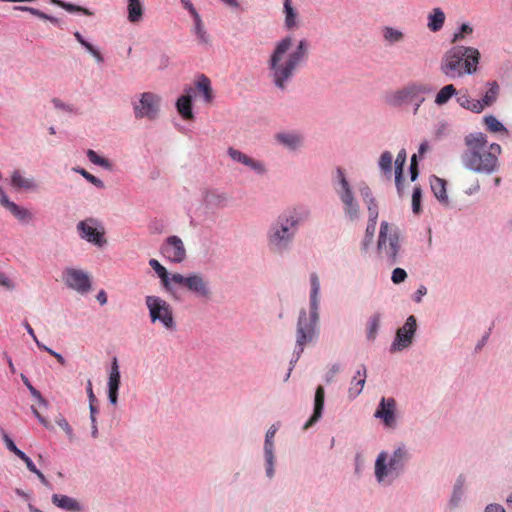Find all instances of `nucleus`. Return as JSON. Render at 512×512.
<instances>
[{"mask_svg": "<svg viewBox=\"0 0 512 512\" xmlns=\"http://www.w3.org/2000/svg\"><path fill=\"white\" fill-rule=\"evenodd\" d=\"M52 103L56 109H59V110L65 111V112L73 111V107L71 105L64 103L60 99H53Z\"/></svg>", "mask_w": 512, "mask_h": 512, "instance_id": "nucleus-62", "label": "nucleus"}, {"mask_svg": "<svg viewBox=\"0 0 512 512\" xmlns=\"http://www.w3.org/2000/svg\"><path fill=\"white\" fill-rule=\"evenodd\" d=\"M427 294V288L423 285L419 286L418 289L413 294V300L416 303H420L422 301V298Z\"/></svg>", "mask_w": 512, "mask_h": 512, "instance_id": "nucleus-63", "label": "nucleus"}, {"mask_svg": "<svg viewBox=\"0 0 512 512\" xmlns=\"http://www.w3.org/2000/svg\"><path fill=\"white\" fill-rule=\"evenodd\" d=\"M374 418L385 430H396L400 423L397 401L393 397H382L375 409Z\"/></svg>", "mask_w": 512, "mask_h": 512, "instance_id": "nucleus-14", "label": "nucleus"}, {"mask_svg": "<svg viewBox=\"0 0 512 512\" xmlns=\"http://www.w3.org/2000/svg\"><path fill=\"white\" fill-rule=\"evenodd\" d=\"M446 181L437 176L430 177V187L436 199L444 206H449V197L446 190Z\"/></svg>", "mask_w": 512, "mask_h": 512, "instance_id": "nucleus-33", "label": "nucleus"}, {"mask_svg": "<svg viewBox=\"0 0 512 512\" xmlns=\"http://www.w3.org/2000/svg\"><path fill=\"white\" fill-rule=\"evenodd\" d=\"M457 95V90L453 84H447L443 86L436 94L434 103L437 106H443L447 104L452 97Z\"/></svg>", "mask_w": 512, "mask_h": 512, "instance_id": "nucleus-40", "label": "nucleus"}, {"mask_svg": "<svg viewBox=\"0 0 512 512\" xmlns=\"http://www.w3.org/2000/svg\"><path fill=\"white\" fill-rule=\"evenodd\" d=\"M499 92V85L496 82L489 84V89L485 92L481 100H477L482 106V111L485 107L491 106L497 99Z\"/></svg>", "mask_w": 512, "mask_h": 512, "instance_id": "nucleus-44", "label": "nucleus"}, {"mask_svg": "<svg viewBox=\"0 0 512 512\" xmlns=\"http://www.w3.org/2000/svg\"><path fill=\"white\" fill-rule=\"evenodd\" d=\"M86 156L92 164L99 166L109 172L114 170V163L110 159L98 154L96 151L88 149Z\"/></svg>", "mask_w": 512, "mask_h": 512, "instance_id": "nucleus-39", "label": "nucleus"}, {"mask_svg": "<svg viewBox=\"0 0 512 512\" xmlns=\"http://www.w3.org/2000/svg\"><path fill=\"white\" fill-rule=\"evenodd\" d=\"M403 239L397 225L381 221L376 242L377 256L380 261L393 266L402 256Z\"/></svg>", "mask_w": 512, "mask_h": 512, "instance_id": "nucleus-5", "label": "nucleus"}, {"mask_svg": "<svg viewBox=\"0 0 512 512\" xmlns=\"http://www.w3.org/2000/svg\"><path fill=\"white\" fill-rule=\"evenodd\" d=\"M465 488L466 477L464 475H459L455 480L451 496L447 502V508L450 511H454L461 506L465 497Z\"/></svg>", "mask_w": 512, "mask_h": 512, "instance_id": "nucleus-28", "label": "nucleus"}, {"mask_svg": "<svg viewBox=\"0 0 512 512\" xmlns=\"http://www.w3.org/2000/svg\"><path fill=\"white\" fill-rule=\"evenodd\" d=\"M51 502L54 506L66 512L83 511V505L76 498L68 495L55 493L51 496Z\"/></svg>", "mask_w": 512, "mask_h": 512, "instance_id": "nucleus-29", "label": "nucleus"}, {"mask_svg": "<svg viewBox=\"0 0 512 512\" xmlns=\"http://www.w3.org/2000/svg\"><path fill=\"white\" fill-rule=\"evenodd\" d=\"M484 123L487 127V129L490 132L498 133V132H504L507 133V129L505 126L493 115H488L484 117Z\"/></svg>", "mask_w": 512, "mask_h": 512, "instance_id": "nucleus-51", "label": "nucleus"}, {"mask_svg": "<svg viewBox=\"0 0 512 512\" xmlns=\"http://www.w3.org/2000/svg\"><path fill=\"white\" fill-rule=\"evenodd\" d=\"M227 155L234 163L244 166L248 171L258 177H264L268 174L269 170L267 164L259 158L253 157L234 147L227 149Z\"/></svg>", "mask_w": 512, "mask_h": 512, "instance_id": "nucleus-18", "label": "nucleus"}, {"mask_svg": "<svg viewBox=\"0 0 512 512\" xmlns=\"http://www.w3.org/2000/svg\"><path fill=\"white\" fill-rule=\"evenodd\" d=\"M310 44L287 35L275 42L266 60L267 76L273 86L285 92L299 69L306 63Z\"/></svg>", "mask_w": 512, "mask_h": 512, "instance_id": "nucleus-1", "label": "nucleus"}, {"mask_svg": "<svg viewBox=\"0 0 512 512\" xmlns=\"http://www.w3.org/2000/svg\"><path fill=\"white\" fill-rule=\"evenodd\" d=\"M184 92L185 93L183 95L177 98L175 107L182 119L193 120L194 113L192 109V97L194 89L192 87H187Z\"/></svg>", "mask_w": 512, "mask_h": 512, "instance_id": "nucleus-27", "label": "nucleus"}, {"mask_svg": "<svg viewBox=\"0 0 512 512\" xmlns=\"http://www.w3.org/2000/svg\"><path fill=\"white\" fill-rule=\"evenodd\" d=\"M464 54V68L466 75H472L477 72V66L480 60V52L477 48L471 46H462Z\"/></svg>", "mask_w": 512, "mask_h": 512, "instance_id": "nucleus-31", "label": "nucleus"}, {"mask_svg": "<svg viewBox=\"0 0 512 512\" xmlns=\"http://www.w3.org/2000/svg\"><path fill=\"white\" fill-rule=\"evenodd\" d=\"M283 27L287 31H296L303 26L298 5L293 0H282Z\"/></svg>", "mask_w": 512, "mask_h": 512, "instance_id": "nucleus-21", "label": "nucleus"}, {"mask_svg": "<svg viewBox=\"0 0 512 512\" xmlns=\"http://www.w3.org/2000/svg\"><path fill=\"white\" fill-rule=\"evenodd\" d=\"M79 238L97 248L107 245L106 230L102 221L95 217H88L76 224Z\"/></svg>", "mask_w": 512, "mask_h": 512, "instance_id": "nucleus-11", "label": "nucleus"}, {"mask_svg": "<svg viewBox=\"0 0 512 512\" xmlns=\"http://www.w3.org/2000/svg\"><path fill=\"white\" fill-rule=\"evenodd\" d=\"M462 46H455L446 51L440 62V71L449 79L466 75Z\"/></svg>", "mask_w": 512, "mask_h": 512, "instance_id": "nucleus-15", "label": "nucleus"}, {"mask_svg": "<svg viewBox=\"0 0 512 512\" xmlns=\"http://www.w3.org/2000/svg\"><path fill=\"white\" fill-rule=\"evenodd\" d=\"M74 37L77 40V42L96 60V62H103V57L99 50L91 43L86 41L80 32L76 31L74 33Z\"/></svg>", "mask_w": 512, "mask_h": 512, "instance_id": "nucleus-45", "label": "nucleus"}, {"mask_svg": "<svg viewBox=\"0 0 512 512\" xmlns=\"http://www.w3.org/2000/svg\"><path fill=\"white\" fill-rule=\"evenodd\" d=\"M456 102L464 109L470 110L474 113L482 112V106L477 100H473L468 95L467 91H457Z\"/></svg>", "mask_w": 512, "mask_h": 512, "instance_id": "nucleus-38", "label": "nucleus"}, {"mask_svg": "<svg viewBox=\"0 0 512 512\" xmlns=\"http://www.w3.org/2000/svg\"><path fill=\"white\" fill-rule=\"evenodd\" d=\"M430 92V88L420 82H410L396 90L386 93L384 101L392 107H400L404 104L419 101L423 103L424 95Z\"/></svg>", "mask_w": 512, "mask_h": 512, "instance_id": "nucleus-10", "label": "nucleus"}, {"mask_svg": "<svg viewBox=\"0 0 512 512\" xmlns=\"http://www.w3.org/2000/svg\"><path fill=\"white\" fill-rule=\"evenodd\" d=\"M3 441L7 449L13 452L17 457H19L21 453H23V451L17 448L13 440L6 433H3Z\"/></svg>", "mask_w": 512, "mask_h": 512, "instance_id": "nucleus-59", "label": "nucleus"}, {"mask_svg": "<svg viewBox=\"0 0 512 512\" xmlns=\"http://www.w3.org/2000/svg\"><path fill=\"white\" fill-rule=\"evenodd\" d=\"M392 165H393V155L389 151H384L381 153L378 160V167L380 171L388 178L392 176Z\"/></svg>", "mask_w": 512, "mask_h": 512, "instance_id": "nucleus-43", "label": "nucleus"}, {"mask_svg": "<svg viewBox=\"0 0 512 512\" xmlns=\"http://www.w3.org/2000/svg\"><path fill=\"white\" fill-rule=\"evenodd\" d=\"M320 315L299 310L295 328L296 360L299 359L305 347L316 342L319 335Z\"/></svg>", "mask_w": 512, "mask_h": 512, "instance_id": "nucleus-7", "label": "nucleus"}, {"mask_svg": "<svg viewBox=\"0 0 512 512\" xmlns=\"http://www.w3.org/2000/svg\"><path fill=\"white\" fill-rule=\"evenodd\" d=\"M127 20L132 24H138L144 17V4L142 0H126Z\"/></svg>", "mask_w": 512, "mask_h": 512, "instance_id": "nucleus-35", "label": "nucleus"}, {"mask_svg": "<svg viewBox=\"0 0 512 512\" xmlns=\"http://www.w3.org/2000/svg\"><path fill=\"white\" fill-rule=\"evenodd\" d=\"M325 390L323 386H318L315 391L314 397V410L312 416L304 424L303 429L307 430L316 424L322 417L324 409Z\"/></svg>", "mask_w": 512, "mask_h": 512, "instance_id": "nucleus-30", "label": "nucleus"}, {"mask_svg": "<svg viewBox=\"0 0 512 512\" xmlns=\"http://www.w3.org/2000/svg\"><path fill=\"white\" fill-rule=\"evenodd\" d=\"M72 170L75 173L80 174L83 178H85L89 183H91L95 187H97L99 189H104L105 188V184H104L103 180H101L100 178H98V177L94 176L93 174L89 173L84 168L74 167Z\"/></svg>", "mask_w": 512, "mask_h": 512, "instance_id": "nucleus-50", "label": "nucleus"}, {"mask_svg": "<svg viewBox=\"0 0 512 512\" xmlns=\"http://www.w3.org/2000/svg\"><path fill=\"white\" fill-rule=\"evenodd\" d=\"M0 286L5 288L8 291H13L16 289V283L9 278L6 274L0 272Z\"/></svg>", "mask_w": 512, "mask_h": 512, "instance_id": "nucleus-58", "label": "nucleus"}, {"mask_svg": "<svg viewBox=\"0 0 512 512\" xmlns=\"http://www.w3.org/2000/svg\"><path fill=\"white\" fill-rule=\"evenodd\" d=\"M162 96L154 91H143L131 99V109L136 120L155 122L162 115Z\"/></svg>", "mask_w": 512, "mask_h": 512, "instance_id": "nucleus-8", "label": "nucleus"}, {"mask_svg": "<svg viewBox=\"0 0 512 512\" xmlns=\"http://www.w3.org/2000/svg\"><path fill=\"white\" fill-rule=\"evenodd\" d=\"M174 280V293L177 286L185 287L190 293L201 299H210L212 289L209 280L199 272H191L188 274L176 273Z\"/></svg>", "mask_w": 512, "mask_h": 512, "instance_id": "nucleus-12", "label": "nucleus"}, {"mask_svg": "<svg viewBox=\"0 0 512 512\" xmlns=\"http://www.w3.org/2000/svg\"><path fill=\"white\" fill-rule=\"evenodd\" d=\"M162 256L173 264H181L187 259V250L183 240L177 235L167 237L161 247Z\"/></svg>", "mask_w": 512, "mask_h": 512, "instance_id": "nucleus-19", "label": "nucleus"}, {"mask_svg": "<svg viewBox=\"0 0 512 512\" xmlns=\"http://www.w3.org/2000/svg\"><path fill=\"white\" fill-rule=\"evenodd\" d=\"M275 141L278 145L289 152H297L305 145V136L296 130L281 131L275 134Z\"/></svg>", "mask_w": 512, "mask_h": 512, "instance_id": "nucleus-22", "label": "nucleus"}, {"mask_svg": "<svg viewBox=\"0 0 512 512\" xmlns=\"http://www.w3.org/2000/svg\"><path fill=\"white\" fill-rule=\"evenodd\" d=\"M466 150L461 155L462 166L473 173L491 175L499 168L502 148L497 143H489L482 132L470 133L464 138Z\"/></svg>", "mask_w": 512, "mask_h": 512, "instance_id": "nucleus-3", "label": "nucleus"}, {"mask_svg": "<svg viewBox=\"0 0 512 512\" xmlns=\"http://www.w3.org/2000/svg\"><path fill=\"white\" fill-rule=\"evenodd\" d=\"M406 158H407V154H406L405 149H401L398 152L397 157H396V159L394 161V165H395V182H396V186H397L398 192L400 194L402 193L401 178H402L403 168H404V165H405V162H406Z\"/></svg>", "mask_w": 512, "mask_h": 512, "instance_id": "nucleus-41", "label": "nucleus"}, {"mask_svg": "<svg viewBox=\"0 0 512 512\" xmlns=\"http://www.w3.org/2000/svg\"><path fill=\"white\" fill-rule=\"evenodd\" d=\"M149 266L154 270V272L160 279L162 288L168 294L174 296L173 278L176 276V273H169L167 269L157 259H150Z\"/></svg>", "mask_w": 512, "mask_h": 512, "instance_id": "nucleus-26", "label": "nucleus"}, {"mask_svg": "<svg viewBox=\"0 0 512 512\" xmlns=\"http://www.w3.org/2000/svg\"><path fill=\"white\" fill-rule=\"evenodd\" d=\"M321 282L316 273H311L309 276V293H308V306L300 310L311 312L320 315L321 311Z\"/></svg>", "mask_w": 512, "mask_h": 512, "instance_id": "nucleus-23", "label": "nucleus"}, {"mask_svg": "<svg viewBox=\"0 0 512 512\" xmlns=\"http://www.w3.org/2000/svg\"><path fill=\"white\" fill-rule=\"evenodd\" d=\"M10 185L17 191L37 192L40 189L39 182L33 176H27L20 170L12 172Z\"/></svg>", "mask_w": 512, "mask_h": 512, "instance_id": "nucleus-25", "label": "nucleus"}, {"mask_svg": "<svg viewBox=\"0 0 512 512\" xmlns=\"http://www.w3.org/2000/svg\"><path fill=\"white\" fill-rule=\"evenodd\" d=\"M342 370V366L340 363H333L327 367V370L324 375V380L326 383H332L337 374H339Z\"/></svg>", "mask_w": 512, "mask_h": 512, "instance_id": "nucleus-54", "label": "nucleus"}, {"mask_svg": "<svg viewBox=\"0 0 512 512\" xmlns=\"http://www.w3.org/2000/svg\"><path fill=\"white\" fill-rule=\"evenodd\" d=\"M261 466L267 481H273L277 475L278 456L277 447H262Z\"/></svg>", "mask_w": 512, "mask_h": 512, "instance_id": "nucleus-24", "label": "nucleus"}, {"mask_svg": "<svg viewBox=\"0 0 512 512\" xmlns=\"http://www.w3.org/2000/svg\"><path fill=\"white\" fill-rule=\"evenodd\" d=\"M61 281L66 288L80 295H86L92 290L90 273L79 267L66 266L61 272Z\"/></svg>", "mask_w": 512, "mask_h": 512, "instance_id": "nucleus-13", "label": "nucleus"}, {"mask_svg": "<svg viewBox=\"0 0 512 512\" xmlns=\"http://www.w3.org/2000/svg\"><path fill=\"white\" fill-rule=\"evenodd\" d=\"M413 457L412 448L404 441H398L390 449H382L375 456L373 477L379 487L394 485L406 472Z\"/></svg>", "mask_w": 512, "mask_h": 512, "instance_id": "nucleus-4", "label": "nucleus"}, {"mask_svg": "<svg viewBox=\"0 0 512 512\" xmlns=\"http://www.w3.org/2000/svg\"><path fill=\"white\" fill-rule=\"evenodd\" d=\"M381 322V315L379 313L373 314L367 322L366 336L367 339L373 341L378 333Z\"/></svg>", "mask_w": 512, "mask_h": 512, "instance_id": "nucleus-46", "label": "nucleus"}, {"mask_svg": "<svg viewBox=\"0 0 512 512\" xmlns=\"http://www.w3.org/2000/svg\"><path fill=\"white\" fill-rule=\"evenodd\" d=\"M195 88L199 93V96L202 98L204 103H210L213 100V91L211 86V81L208 77L201 74L197 77L195 81Z\"/></svg>", "mask_w": 512, "mask_h": 512, "instance_id": "nucleus-36", "label": "nucleus"}, {"mask_svg": "<svg viewBox=\"0 0 512 512\" xmlns=\"http://www.w3.org/2000/svg\"><path fill=\"white\" fill-rule=\"evenodd\" d=\"M40 349L48 352L50 355L55 357L61 365H64L66 363L64 357L60 353L54 351L53 349L47 347L46 345H40Z\"/></svg>", "mask_w": 512, "mask_h": 512, "instance_id": "nucleus-61", "label": "nucleus"}, {"mask_svg": "<svg viewBox=\"0 0 512 512\" xmlns=\"http://www.w3.org/2000/svg\"><path fill=\"white\" fill-rule=\"evenodd\" d=\"M407 272L402 268H395L391 274V281L394 284L403 283L407 279Z\"/></svg>", "mask_w": 512, "mask_h": 512, "instance_id": "nucleus-56", "label": "nucleus"}, {"mask_svg": "<svg viewBox=\"0 0 512 512\" xmlns=\"http://www.w3.org/2000/svg\"><path fill=\"white\" fill-rule=\"evenodd\" d=\"M334 191L341 204L343 217L350 223H358L362 219V208L356 191L343 169L335 172Z\"/></svg>", "mask_w": 512, "mask_h": 512, "instance_id": "nucleus-6", "label": "nucleus"}, {"mask_svg": "<svg viewBox=\"0 0 512 512\" xmlns=\"http://www.w3.org/2000/svg\"><path fill=\"white\" fill-rule=\"evenodd\" d=\"M367 378V368L365 365H360L358 369L355 371L354 376L351 380L361 381L366 383Z\"/></svg>", "mask_w": 512, "mask_h": 512, "instance_id": "nucleus-60", "label": "nucleus"}, {"mask_svg": "<svg viewBox=\"0 0 512 512\" xmlns=\"http://www.w3.org/2000/svg\"><path fill=\"white\" fill-rule=\"evenodd\" d=\"M474 29L469 23H463L458 30L453 34L452 42H457L466 39L473 33Z\"/></svg>", "mask_w": 512, "mask_h": 512, "instance_id": "nucleus-53", "label": "nucleus"}, {"mask_svg": "<svg viewBox=\"0 0 512 512\" xmlns=\"http://www.w3.org/2000/svg\"><path fill=\"white\" fill-rule=\"evenodd\" d=\"M305 218V212L298 206H290L279 212L265 232L267 250L276 257L290 253Z\"/></svg>", "mask_w": 512, "mask_h": 512, "instance_id": "nucleus-2", "label": "nucleus"}, {"mask_svg": "<svg viewBox=\"0 0 512 512\" xmlns=\"http://www.w3.org/2000/svg\"><path fill=\"white\" fill-rule=\"evenodd\" d=\"M280 428L278 423L270 425L264 434L262 447H276V434Z\"/></svg>", "mask_w": 512, "mask_h": 512, "instance_id": "nucleus-48", "label": "nucleus"}, {"mask_svg": "<svg viewBox=\"0 0 512 512\" xmlns=\"http://www.w3.org/2000/svg\"><path fill=\"white\" fill-rule=\"evenodd\" d=\"M446 21V14L440 7L432 8L427 14V29L430 32L437 33L443 29Z\"/></svg>", "mask_w": 512, "mask_h": 512, "instance_id": "nucleus-32", "label": "nucleus"}, {"mask_svg": "<svg viewBox=\"0 0 512 512\" xmlns=\"http://www.w3.org/2000/svg\"><path fill=\"white\" fill-rule=\"evenodd\" d=\"M0 205L4 207L19 223L29 224L34 219L32 211L10 200L3 188L0 186Z\"/></svg>", "mask_w": 512, "mask_h": 512, "instance_id": "nucleus-20", "label": "nucleus"}, {"mask_svg": "<svg viewBox=\"0 0 512 512\" xmlns=\"http://www.w3.org/2000/svg\"><path fill=\"white\" fill-rule=\"evenodd\" d=\"M422 191L420 187H414L412 193V210L414 213H419L421 209Z\"/></svg>", "mask_w": 512, "mask_h": 512, "instance_id": "nucleus-55", "label": "nucleus"}, {"mask_svg": "<svg viewBox=\"0 0 512 512\" xmlns=\"http://www.w3.org/2000/svg\"><path fill=\"white\" fill-rule=\"evenodd\" d=\"M364 387L365 382L351 380L347 390L348 399L355 400L363 392Z\"/></svg>", "mask_w": 512, "mask_h": 512, "instance_id": "nucleus-52", "label": "nucleus"}, {"mask_svg": "<svg viewBox=\"0 0 512 512\" xmlns=\"http://www.w3.org/2000/svg\"><path fill=\"white\" fill-rule=\"evenodd\" d=\"M120 381H121V375L119 370L118 361L116 358L113 359L109 371V377H108V389L113 390H119L120 387Z\"/></svg>", "mask_w": 512, "mask_h": 512, "instance_id": "nucleus-42", "label": "nucleus"}, {"mask_svg": "<svg viewBox=\"0 0 512 512\" xmlns=\"http://www.w3.org/2000/svg\"><path fill=\"white\" fill-rule=\"evenodd\" d=\"M50 3L51 4H54L56 6H59L63 9H65L66 11L70 12V13H74V12H81L83 13L84 15H87V16H91L93 13L87 9V8H84V7H81V6H78V5H75V4H72V3H68V2H64L62 0H50Z\"/></svg>", "mask_w": 512, "mask_h": 512, "instance_id": "nucleus-47", "label": "nucleus"}, {"mask_svg": "<svg viewBox=\"0 0 512 512\" xmlns=\"http://www.w3.org/2000/svg\"><path fill=\"white\" fill-rule=\"evenodd\" d=\"M56 423L66 433L68 438L70 440H72L73 436H74L73 435V429L70 426V424L68 423V421L64 417L59 416L58 418H56Z\"/></svg>", "mask_w": 512, "mask_h": 512, "instance_id": "nucleus-57", "label": "nucleus"}, {"mask_svg": "<svg viewBox=\"0 0 512 512\" xmlns=\"http://www.w3.org/2000/svg\"><path fill=\"white\" fill-rule=\"evenodd\" d=\"M484 512H506V510L501 504L490 503L485 507Z\"/></svg>", "mask_w": 512, "mask_h": 512, "instance_id": "nucleus-64", "label": "nucleus"}, {"mask_svg": "<svg viewBox=\"0 0 512 512\" xmlns=\"http://www.w3.org/2000/svg\"><path fill=\"white\" fill-rule=\"evenodd\" d=\"M150 322L160 325L164 330L173 332L177 328L172 306L162 297L147 295L144 298Z\"/></svg>", "mask_w": 512, "mask_h": 512, "instance_id": "nucleus-9", "label": "nucleus"}, {"mask_svg": "<svg viewBox=\"0 0 512 512\" xmlns=\"http://www.w3.org/2000/svg\"><path fill=\"white\" fill-rule=\"evenodd\" d=\"M417 331V320L416 317L410 315L405 323L399 327L396 331L395 337L390 345L391 353H398L409 349L415 338Z\"/></svg>", "mask_w": 512, "mask_h": 512, "instance_id": "nucleus-16", "label": "nucleus"}, {"mask_svg": "<svg viewBox=\"0 0 512 512\" xmlns=\"http://www.w3.org/2000/svg\"><path fill=\"white\" fill-rule=\"evenodd\" d=\"M358 190L366 205L368 212V222L365 230V236H368L369 238H374L376 223L379 216L378 202L373 194L372 189L367 183L361 182L358 186Z\"/></svg>", "mask_w": 512, "mask_h": 512, "instance_id": "nucleus-17", "label": "nucleus"}, {"mask_svg": "<svg viewBox=\"0 0 512 512\" xmlns=\"http://www.w3.org/2000/svg\"><path fill=\"white\" fill-rule=\"evenodd\" d=\"M14 9L15 10H19V11H23V12H28L31 15H34V16L40 18V19L48 20V21H50L53 24H58V22H59V20L57 18H55L53 16H50V15H47L44 12L40 11L39 9H36V8H33V7L16 6V7H14Z\"/></svg>", "mask_w": 512, "mask_h": 512, "instance_id": "nucleus-49", "label": "nucleus"}, {"mask_svg": "<svg viewBox=\"0 0 512 512\" xmlns=\"http://www.w3.org/2000/svg\"><path fill=\"white\" fill-rule=\"evenodd\" d=\"M383 40L388 45H395L401 43L405 39V33L398 28L392 26H385L382 28Z\"/></svg>", "mask_w": 512, "mask_h": 512, "instance_id": "nucleus-37", "label": "nucleus"}, {"mask_svg": "<svg viewBox=\"0 0 512 512\" xmlns=\"http://www.w3.org/2000/svg\"><path fill=\"white\" fill-rule=\"evenodd\" d=\"M192 19H193V27H192L191 31L195 35L197 43L202 46H210L211 45V36L207 32L200 14L195 17H192Z\"/></svg>", "mask_w": 512, "mask_h": 512, "instance_id": "nucleus-34", "label": "nucleus"}]
</instances>
